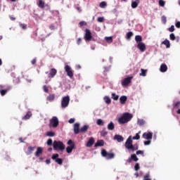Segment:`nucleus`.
I'll use <instances>...</instances> for the list:
<instances>
[{"instance_id":"obj_46","label":"nucleus","mask_w":180,"mask_h":180,"mask_svg":"<svg viewBox=\"0 0 180 180\" xmlns=\"http://www.w3.org/2000/svg\"><path fill=\"white\" fill-rule=\"evenodd\" d=\"M162 22L164 23V25L167 23V17H165V15L162 16Z\"/></svg>"},{"instance_id":"obj_62","label":"nucleus","mask_w":180,"mask_h":180,"mask_svg":"<svg viewBox=\"0 0 180 180\" xmlns=\"http://www.w3.org/2000/svg\"><path fill=\"white\" fill-rule=\"evenodd\" d=\"M101 134H102V136H106V134H108V132L102 131Z\"/></svg>"},{"instance_id":"obj_11","label":"nucleus","mask_w":180,"mask_h":180,"mask_svg":"<svg viewBox=\"0 0 180 180\" xmlns=\"http://www.w3.org/2000/svg\"><path fill=\"white\" fill-rule=\"evenodd\" d=\"M137 48L142 53H144V51H146V44L144 43H143V42L138 43Z\"/></svg>"},{"instance_id":"obj_29","label":"nucleus","mask_w":180,"mask_h":180,"mask_svg":"<svg viewBox=\"0 0 180 180\" xmlns=\"http://www.w3.org/2000/svg\"><path fill=\"white\" fill-rule=\"evenodd\" d=\"M88 129H89V126L84 125L83 127H81L80 131H82V133H85V131H86Z\"/></svg>"},{"instance_id":"obj_57","label":"nucleus","mask_w":180,"mask_h":180,"mask_svg":"<svg viewBox=\"0 0 180 180\" xmlns=\"http://www.w3.org/2000/svg\"><path fill=\"white\" fill-rule=\"evenodd\" d=\"M68 146H74V144L72 143V140H69L68 141Z\"/></svg>"},{"instance_id":"obj_50","label":"nucleus","mask_w":180,"mask_h":180,"mask_svg":"<svg viewBox=\"0 0 180 180\" xmlns=\"http://www.w3.org/2000/svg\"><path fill=\"white\" fill-rule=\"evenodd\" d=\"M46 144L48 146H51L53 144V140H51V139H49L47 142H46Z\"/></svg>"},{"instance_id":"obj_4","label":"nucleus","mask_w":180,"mask_h":180,"mask_svg":"<svg viewBox=\"0 0 180 180\" xmlns=\"http://www.w3.org/2000/svg\"><path fill=\"white\" fill-rule=\"evenodd\" d=\"M68 105H70V96L68 95L62 98V100H61L62 109H65V108H68Z\"/></svg>"},{"instance_id":"obj_37","label":"nucleus","mask_w":180,"mask_h":180,"mask_svg":"<svg viewBox=\"0 0 180 180\" xmlns=\"http://www.w3.org/2000/svg\"><path fill=\"white\" fill-rule=\"evenodd\" d=\"M141 72L140 73V76L141 77H146L147 75V70H144V69H141Z\"/></svg>"},{"instance_id":"obj_13","label":"nucleus","mask_w":180,"mask_h":180,"mask_svg":"<svg viewBox=\"0 0 180 180\" xmlns=\"http://www.w3.org/2000/svg\"><path fill=\"white\" fill-rule=\"evenodd\" d=\"M57 75V70L52 68L51 69L50 72L48 75L49 78H54L56 75Z\"/></svg>"},{"instance_id":"obj_18","label":"nucleus","mask_w":180,"mask_h":180,"mask_svg":"<svg viewBox=\"0 0 180 180\" xmlns=\"http://www.w3.org/2000/svg\"><path fill=\"white\" fill-rule=\"evenodd\" d=\"M105 144V142L103 140L97 141V142L95 143V147H103Z\"/></svg>"},{"instance_id":"obj_39","label":"nucleus","mask_w":180,"mask_h":180,"mask_svg":"<svg viewBox=\"0 0 180 180\" xmlns=\"http://www.w3.org/2000/svg\"><path fill=\"white\" fill-rule=\"evenodd\" d=\"M137 123L139 126H143V124H144V120L143 119H138L137 120Z\"/></svg>"},{"instance_id":"obj_15","label":"nucleus","mask_w":180,"mask_h":180,"mask_svg":"<svg viewBox=\"0 0 180 180\" xmlns=\"http://www.w3.org/2000/svg\"><path fill=\"white\" fill-rule=\"evenodd\" d=\"M143 137L145 139V140H151L153 139V133H143Z\"/></svg>"},{"instance_id":"obj_45","label":"nucleus","mask_w":180,"mask_h":180,"mask_svg":"<svg viewBox=\"0 0 180 180\" xmlns=\"http://www.w3.org/2000/svg\"><path fill=\"white\" fill-rule=\"evenodd\" d=\"M159 5L160 6H165V1H164L163 0H160Z\"/></svg>"},{"instance_id":"obj_16","label":"nucleus","mask_w":180,"mask_h":180,"mask_svg":"<svg viewBox=\"0 0 180 180\" xmlns=\"http://www.w3.org/2000/svg\"><path fill=\"white\" fill-rule=\"evenodd\" d=\"M140 4V0H135L134 1H131V6L133 9H136L139 4Z\"/></svg>"},{"instance_id":"obj_28","label":"nucleus","mask_w":180,"mask_h":180,"mask_svg":"<svg viewBox=\"0 0 180 180\" xmlns=\"http://www.w3.org/2000/svg\"><path fill=\"white\" fill-rule=\"evenodd\" d=\"M96 124L98 126H105V122H103V120L98 119L96 121Z\"/></svg>"},{"instance_id":"obj_23","label":"nucleus","mask_w":180,"mask_h":180,"mask_svg":"<svg viewBox=\"0 0 180 180\" xmlns=\"http://www.w3.org/2000/svg\"><path fill=\"white\" fill-rule=\"evenodd\" d=\"M162 44H164L165 46H166L167 49H169V47H171V44L169 43V40L168 39H165V41H163L162 42Z\"/></svg>"},{"instance_id":"obj_27","label":"nucleus","mask_w":180,"mask_h":180,"mask_svg":"<svg viewBox=\"0 0 180 180\" xmlns=\"http://www.w3.org/2000/svg\"><path fill=\"white\" fill-rule=\"evenodd\" d=\"M72 150H74V145H71L70 146H68L66 148V151L68 154H70V153H72Z\"/></svg>"},{"instance_id":"obj_22","label":"nucleus","mask_w":180,"mask_h":180,"mask_svg":"<svg viewBox=\"0 0 180 180\" xmlns=\"http://www.w3.org/2000/svg\"><path fill=\"white\" fill-rule=\"evenodd\" d=\"M41 153H43V148L38 147L37 151L35 152V157H39Z\"/></svg>"},{"instance_id":"obj_6","label":"nucleus","mask_w":180,"mask_h":180,"mask_svg":"<svg viewBox=\"0 0 180 180\" xmlns=\"http://www.w3.org/2000/svg\"><path fill=\"white\" fill-rule=\"evenodd\" d=\"M50 124L53 128L58 127V124H60V122L58 121V118L56 116L53 117L50 120Z\"/></svg>"},{"instance_id":"obj_21","label":"nucleus","mask_w":180,"mask_h":180,"mask_svg":"<svg viewBox=\"0 0 180 180\" xmlns=\"http://www.w3.org/2000/svg\"><path fill=\"white\" fill-rule=\"evenodd\" d=\"M94 143H95V141H94V138H90L89 140L88 141L87 143H86V146L87 147H92V146H94Z\"/></svg>"},{"instance_id":"obj_51","label":"nucleus","mask_w":180,"mask_h":180,"mask_svg":"<svg viewBox=\"0 0 180 180\" xmlns=\"http://www.w3.org/2000/svg\"><path fill=\"white\" fill-rule=\"evenodd\" d=\"M43 89H44V91L46 93V94H48L49 93V87L47 86H43Z\"/></svg>"},{"instance_id":"obj_2","label":"nucleus","mask_w":180,"mask_h":180,"mask_svg":"<svg viewBox=\"0 0 180 180\" xmlns=\"http://www.w3.org/2000/svg\"><path fill=\"white\" fill-rule=\"evenodd\" d=\"M133 119V115L125 112L120 117L118 118V123L120 124H124L129 123Z\"/></svg>"},{"instance_id":"obj_32","label":"nucleus","mask_w":180,"mask_h":180,"mask_svg":"<svg viewBox=\"0 0 180 180\" xmlns=\"http://www.w3.org/2000/svg\"><path fill=\"white\" fill-rule=\"evenodd\" d=\"M111 98L114 101H118L119 100V95H117V94H116L115 93H112L111 94Z\"/></svg>"},{"instance_id":"obj_59","label":"nucleus","mask_w":180,"mask_h":180,"mask_svg":"<svg viewBox=\"0 0 180 180\" xmlns=\"http://www.w3.org/2000/svg\"><path fill=\"white\" fill-rule=\"evenodd\" d=\"M180 105V102H176L175 104H174V108H178V106H179Z\"/></svg>"},{"instance_id":"obj_48","label":"nucleus","mask_w":180,"mask_h":180,"mask_svg":"<svg viewBox=\"0 0 180 180\" xmlns=\"http://www.w3.org/2000/svg\"><path fill=\"white\" fill-rule=\"evenodd\" d=\"M144 155V151L143 150H138L136 151V155Z\"/></svg>"},{"instance_id":"obj_56","label":"nucleus","mask_w":180,"mask_h":180,"mask_svg":"<svg viewBox=\"0 0 180 180\" xmlns=\"http://www.w3.org/2000/svg\"><path fill=\"white\" fill-rule=\"evenodd\" d=\"M175 26H176V27L179 29V27H180V22L179 21L176 22V24H175Z\"/></svg>"},{"instance_id":"obj_3","label":"nucleus","mask_w":180,"mask_h":180,"mask_svg":"<svg viewBox=\"0 0 180 180\" xmlns=\"http://www.w3.org/2000/svg\"><path fill=\"white\" fill-rule=\"evenodd\" d=\"M53 150L56 151H63L65 150V146L60 141H54L53 143Z\"/></svg>"},{"instance_id":"obj_10","label":"nucleus","mask_w":180,"mask_h":180,"mask_svg":"<svg viewBox=\"0 0 180 180\" xmlns=\"http://www.w3.org/2000/svg\"><path fill=\"white\" fill-rule=\"evenodd\" d=\"M91 39H92V33L91 30L86 29L84 34V39L86 41H90Z\"/></svg>"},{"instance_id":"obj_30","label":"nucleus","mask_w":180,"mask_h":180,"mask_svg":"<svg viewBox=\"0 0 180 180\" xmlns=\"http://www.w3.org/2000/svg\"><path fill=\"white\" fill-rule=\"evenodd\" d=\"M56 98V96L54 94H50L47 97V101H49V102H53Z\"/></svg>"},{"instance_id":"obj_24","label":"nucleus","mask_w":180,"mask_h":180,"mask_svg":"<svg viewBox=\"0 0 180 180\" xmlns=\"http://www.w3.org/2000/svg\"><path fill=\"white\" fill-rule=\"evenodd\" d=\"M35 147L30 146L28 147V150L26 152L27 155H30L33 151H34Z\"/></svg>"},{"instance_id":"obj_58","label":"nucleus","mask_w":180,"mask_h":180,"mask_svg":"<svg viewBox=\"0 0 180 180\" xmlns=\"http://www.w3.org/2000/svg\"><path fill=\"white\" fill-rule=\"evenodd\" d=\"M79 25H80V26H84L85 25H86V22H85L84 21H81L79 22Z\"/></svg>"},{"instance_id":"obj_9","label":"nucleus","mask_w":180,"mask_h":180,"mask_svg":"<svg viewBox=\"0 0 180 180\" xmlns=\"http://www.w3.org/2000/svg\"><path fill=\"white\" fill-rule=\"evenodd\" d=\"M59 155L58 154H54L52 155V160L55 161V162H57L59 165H63V159L58 158Z\"/></svg>"},{"instance_id":"obj_20","label":"nucleus","mask_w":180,"mask_h":180,"mask_svg":"<svg viewBox=\"0 0 180 180\" xmlns=\"http://www.w3.org/2000/svg\"><path fill=\"white\" fill-rule=\"evenodd\" d=\"M167 70H168L167 65L162 64L160 68V72H166Z\"/></svg>"},{"instance_id":"obj_64","label":"nucleus","mask_w":180,"mask_h":180,"mask_svg":"<svg viewBox=\"0 0 180 180\" xmlns=\"http://www.w3.org/2000/svg\"><path fill=\"white\" fill-rule=\"evenodd\" d=\"M49 27H50L51 30H54V29H55L53 25H51Z\"/></svg>"},{"instance_id":"obj_41","label":"nucleus","mask_w":180,"mask_h":180,"mask_svg":"<svg viewBox=\"0 0 180 180\" xmlns=\"http://www.w3.org/2000/svg\"><path fill=\"white\" fill-rule=\"evenodd\" d=\"M6 92H8V90H5V89L0 90V94L1 96H5V95H6Z\"/></svg>"},{"instance_id":"obj_42","label":"nucleus","mask_w":180,"mask_h":180,"mask_svg":"<svg viewBox=\"0 0 180 180\" xmlns=\"http://www.w3.org/2000/svg\"><path fill=\"white\" fill-rule=\"evenodd\" d=\"M103 20H105V18L104 17H98L97 18V21L99 22V23H102V22H103Z\"/></svg>"},{"instance_id":"obj_19","label":"nucleus","mask_w":180,"mask_h":180,"mask_svg":"<svg viewBox=\"0 0 180 180\" xmlns=\"http://www.w3.org/2000/svg\"><path fill=\"white\" fill-rule=\"evenodd\" d=\"M30 117H32V112L28 111L26 115L22 117V120H27L29 119H30Z\"/></svg>"},{"instance_id":"obj_38","label":"nucleus","mask_w":180,"mask_h":180,"mask_svg":"<svg viewBox=\"0 0 180 180\" xmlns=\"http://www.w3.org/2000/svg\"><path fill=\"white\" fill-rule=\"evenodd\" d=\"M46 136H48V137H54V136H56V133L53 132V131H48L46 133Z\"/></svg>"},{"instance_id":"obj_55","label":"nucleus","mask_w":180,"mask_h":180,"mask_svg":"<svg viewBox=\"0 0 180 180\" xmlns=\"http://www.w3.org/2000/svg\"><path fill=\"white\" fill-rule=\"evenodd\" d=\"M143 180H151V179H150V176L146 175L143 177Z\"/></svg>"},{"instance_id":"obj_12","label":"nucleus","mask_w":180,"mask_h":180,"mask_svg":"<svg viewBox=\"0 0 180 180\" xmlns=\"http://www.w3.org/2000/svg\"><path fill=\"white\" fill-rule=\"evenodd\" d=\"M73 131H74L75 134H78V133H79L80 129H79V122H77L74 124Z\"/></svg>"},{"instance_id":"obj_54","label":"nucleus","mask_w":180,"mask_h":180,"mask_svg":"<svg viewBox=\"0 0 180 180\" xmlns=\"http://www.w3.org/2000/svg\"><path fill=\"white\" fill-rule=\"evenodd\" d=\"M150 144H151V141H144V146H150Z\"/></svg>"},{"instance_id":"obj_7","label":"nucleus","mask_w":180,"mask_h":180,"mask_svg":"<svg viewBox=\"0 0 180 180\" xmlns=\"http://www.w3.org/2000/svg\"><path fill=\"white\" fill-rule=\"evenodd\" d=\"M65 71L67 72V75L69 76L70 78H72L74 77V72H72V69L70 65H66L65 66Z\"/></svg>"},{"instance_id":"obj_60","label":"nucleus","mask_w":180,"mask_h":180,"mask_svg":"<svg viewBox=\"0 0 180 180\" xmlns=\"http://www.w3.org/2000/svg\"><path fill=\"white\" fill-rule=\"evenodd\" d=\"M81 41H82L81 38H79V39H77V44L78 45H79V44H81Z\"/></svg>"},{"instance_id":"obj_53","label":"nucleus","mask_w":180,"mask_h":180,"mask_svg":"<svg viewBox=\"0 0 180 180\" xmlns=\"http://www.w3.org/2000/svg\"><path fill=\"white\" fill-rule=\"evenodd\" d=\"M175 27L174 25H171V27L169 28V31H170L171 32H174V30H175Z\"/></svg>"},{"instance_id":"obj_33","label":"nucleus","mask_w":180,"mask_h":180,"mask_svg":"<svg viewBox=\"0 0 180 180\" xmlns=\"http://www.w3.org/2000/svg\"><path fill=\"white\" fill-rule=\"evenodd\" d=\"M105 41H107V43H112L113 42V37H105Z\"/></svg>"},{"instance_id":"obj_25","label":"nucleus","mask_w":180,"mask_h":180,"mask_svg":"<svg viewBox=\"0 0 180 180\" xmlns=\"http://www.w3.org/2000/svg\"><path fill=\"white\" fill-rule=\"evenodd\" d=\"M103 100L104 102L107 103V105H110V103H112V100H110V98L108 96H104Z\"/></svg>"},{"instance_id":"obj_1","label":"nucleus","mask_w":180,"mask_h":180,"mask_svg":"<svg viewBox=\"0 0 180 180\" xmlns=\"http://www.w3.org/2000/svg\"><path fill=\"white\" fill-rule=\"evenodd\" d=\"M124 147L127 150H129V152L131 151V153H134V151H137V150H139V144L133 145L131 136H129L127 139Z\"/></svg>"},{"instance_id":"obj_49","label":"nucleus","mask_w":180,"mask_h":180,"mask_svg":"<svg viewBox=\"0 0 180 180\" xmlns=\"http://www.w3.org/2000/svg\"><path fill=\"white\" fill-rule=\"evenodd\" d=\"M20 26L21 28L23 29V30H26L27 25H26L25 24H20Z\"/></svg>"},{"instance_id":"obj_44","label":"nucleus","mask_w":180,"mask_h":180,"mask_svg":"<svg viewBox=\"0 0 180 180\" xmlns=\"http://www.w3.org/2000/svg\"><path fill=\"white\" fill-rule=\"evenodd\" d=\"M133 140H140V135L139 134H136L135 136L132 137Z\"/></svg>"},{"instance_id":"obj_40","label":"nucleus","mask_w":180,"mask_h":180,"mask_svg":"<svg viewBox=\"0 0 180 180\" xmlns=\"http://www.w3.org/2000/svg\"><path fill=\"white\" fill-rule=\"evenodd\" d=\"M133 36V32H129L127 33V40H130L131 39V37Z\"/></svg>"},{"instance_id":"obj_43","label":"nucleus","mask_w":180,"mask_h":180,"mask_svg":"<svg viewBox=\"0 0 180 180\" xmlns=\"http://www.w3.org/2000/svg\"><path fill=\"white\" fill-rule=\"evenodd\" d=\"M169 39H170V40H172V41L175 40V39H176L175 34H174V33L170 34Z\"/></svg>"},{"instance_id":"obj_8","label":"nucleus","mask_w":180,"mask_h":180,"mask_svg":"<svg viewBox=\"0 0 180 180\" xmlns=\"http://www.w3.org/2000/svg\"><path fill=\"white\" fill-rule=\"evenodd\" d=\"M132 79H133V77H126L122 80L121 85H122L123 86H127V85H129V84L131 82Z\"/></svg>"},{"instance_id":"obj_5","label":"nucleus","mask_w":180,"mask_h":180,"mask_svg":"<svg viewBox=\"0 0 180 180\" xmlns=\"http://www.w3.org/2000/svg\"><path fill=\"white\" fill-rule=\"evenodd\" d=\"M101 155H102V157H104V158H106V160H112V159L115 158L114 153H109L105 149H103L101 150Z\"/></svg>"},{"instance_id":"obj_36","label":"nucleus","mask_w":180,"mask_h":180,"mask_svg":"<svg viewBox=\"0 0 180 180\" xmlns=\"http://www.w3.org/2000/svg\"><path fill=\"white\" fill-rule=\"evenodd\" d=\"M38 6L43 9V8H44V1H43V0H39L38 3Z\"/></svg>"},{"instance_id":"obj_34","label":"nucleus","mask_w":180,"mask_h":180,"mask_svg":"<svg viewBox=\"0 0 180 180\" xmlns=\"http://www.w3.org/2000/svg\"><path fill=\"white\" fill-rule=\"evenodd\" d=\"M131 160H132V161H134L135 162H137V161H139V158H137V155H136V154H132L131 155Z\"/></svg>"},{"instance_id":"obj_26","label":"nucleus","mask_w":180,"mask_h":180,"mask_svg":"<svg viewBox=\"0 0 180 180\" xmlns=\"http://www.w3.org/2000/svg\"><path fill=\"white\" fill-rule=\"evenodd\" d=\"M108 130H115V124L113 123V122H110L108 124Z\"/></svg>"},{"instance_id":"obj_61","label":"nucleus","mask_w":180,"mask_h":180,"mask_svg":"<svg viewBox=\"0 0 180 180\" xmlns=\"http://www.w3.org/2000/svg\"><path fill=\"white\" fill-rule=\"evenodd\" d=\"M76 9H77V11H78V12H81V7H79V6H77V7H76Z\"/></svg>"},{"instance_id":"obj_35","label":"nucleus","mask_w":180,"mask_h":180,"mask_svg":"<svg viewBox=\"0 0 180 180\" xmlns=\"http://www.w3.org/2000/svg\"><path fill=\"white\" fill-rule=\"evenodd\" d=\"M135 40H136V43H141V40H143V38L140 35H136L135 37Z\"/></svg>"},{"instance_id":"obj_31","label":"nucleus","mask_w":180,"mask_h":180,"mask_svg":"<svg viewBox=\"0 0 180 180\" xmlns=\"http://www.w3.org/2000/svg\"><path fill=\"white\" fill-rule=\"evenodd\" d=\"M99 6H100V8L105 9V8H106L108 6V3H106V1H101L99 4Z\"/></svg>"},{"instance_id":"obj_63","label":"nucleus","mask_w":180,"mask_h":180,"mask_svg":"<svg viewBox=\"0 0 180 180\" xmlns=\"http://www.w3.org/2000/svg\"><path fill=\"white\" fill-rule=\"evenodd\" d=\"M32 64H36V58L32 60Z\"/></svg>"},{"instance_id":"obj_17","label":"nucleus","mask_w":180,"mask_h":180,"mask_svg":"<svg viewBox=\"0 0 180 180\" xmlns=\"http://www.w3.org/2000/svg\"><path fill=\"white\" fill-rule=\"evenodd\" d=\"M127 101V96H122L120 98V103H121V105H124V103H126Z\"/></svg>"},{"instance_id":"obj_47","label":"nucleus","mask_w":180,"mask_h":180,"mask_svg":"<svg viewBox=\"0 0 180 180\" xmlns=\"http://www.w3.org/2000/svg\"><path fill=\"white\" fill-rule=\"evenodd\" d=\"M135 171H139L140 169V165L139 163H136L134 166Z\"/></svg>"},{"instance_id":"obj_14","label":"nucleus","mask_w":180,"mask_h":180,"mask_svg":"<svg viewBox=\"0 0 180 180\" xmlns=\"http://www.w3.org/2000/svg\"><path fill=\"white\" fill-rule=\"evenodd\" d=\"M113 139L114 140L117 141L118 143H122V141H124V138L122 136V135H119V134H115Z\"/></svg>"},{"instance_id":"obj_52","label":"nucleus","mask_w":180,"mask_h":180,"mask_svg":"<svg viewBox=\"0 0 180 180\" xmlns=\"http://www.w3.org/2000/svg\"><path fill=\"white\" fill-rule=\"evenodd\" d=\"M75 122V118H71L69 120L68 122L70 124H72V123H74Z\"/></svg>"}]
</instances>
